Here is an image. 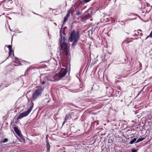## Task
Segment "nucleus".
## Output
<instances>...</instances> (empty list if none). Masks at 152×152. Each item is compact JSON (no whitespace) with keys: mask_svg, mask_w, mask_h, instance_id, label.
<instances>
[{"mask_svg":"<svg viewBox=\"0 0 152 152\" xmlns=\"http://www.w3.org/2000/svg\"><path fill=\"white\" fill-rule=\"evenodd\" d=\"M72 7H71L70 9L67 12V14L66 16H67L68 17L70 15V13H71L72 12Z\"/></svg>","mask_w":152,"mask_h":152,"instance_id":"obj_10","label":"nucleus"},{"mask_svg":"<svg viewBox=\"0 0 152 152\" xmlns=\"http://www.w3.org/2000/svg\"><path fill=\"white\" fill-rule=\"evenodd\" d=\"M37 88L36 89L35 92L33 93L32 95V99L31 101V105L30 107L26 112L20 113L17 117V119H20L23 117L27 116L31 112L34 106V103L32 101L36 99L37 97L42 94V91H43V89L41 87L38 86L37 87Z\"/></svg>","mask_w":152,"mask_h":152,"instance_id":"obj_1","label":"nucleus"},{"mask_svg":"<svg viewBox=\"0 0 152 152\" xmlns=\"http://www.w3.org/2000/svg\"><path fill=\"white\" fill-rule=\"evenodd\" d=\"M59 80H60V79L58 75V74L57 73L53 77L52 79H50L49 80L50 81H58Z\"/></svg>","mask_w":152,"mask_h":152,"instance_id":"obj_7","label":"nucleus"},{"mask_svg":"<svg viewBox=\"0 0 152 152\" xmlns=\"http://www.w3.org/2000/svg\"><path fill=\"white\" fill-rule=\"evenodd\" d=\"M68 18V17L67 16H66L64 17V23L67 20Z\"/></svg>","mask_w":152,"mask_h":152,"instance_id":"obj_16","label":"nucleus"},{"mask_svg":"<svg viewBox=\"0 0 152 152\" xmlns=\"http://www.w3.org/2000/svg\"><path fill=\"white\" fill-rule=\"evenodd\" d=\"M8 47L9 49V50L12 49V46L11 45H9L8 46Z\"/></svg>","mask_w":152,"mask_h":152,"instance_id":"obj_19","label":"nucleus"},{"mask_svg":"<svg viewBox=\"0 0 152 152\" xmlns=\"http://www.w3.org/2000/svg\"><path fill=\"white\" fill-rule=\"evenodd\" d=\"M8 140L7 138H5L4 139V140L2 142L4 143L6 142H7Z\"/></svg>","mask_w":152,"mask_h":152,"instance_id":"obj_17","label":"nucleus"},{"mask_svg":"<svg viewBox=\"0 0 152 152\" xmlns=\"http://www.w3.org/2000/svg\"><path fill=\"white\" fill-rule=\"evenodd\" d=\"M140 31H141V30H140Z\"/></svg>","mask_w":152,"mask_h":152,"instance_id":"obj_25","label":"nucleus"},{"mask_svg":"<svg viewBox=\"0 0 152 152\" xmlns=\"http://www.w3.org/2000/svg\"><path fill=\"white\" fill-rule=\"evenodd\" d=\"M61 37L60 39L59 40V42L60 47V50L64 52L65 55H67L69 50V47L67 44V40L64 36H62V34L60 33Z\"/></svg>","mask_w":152,"mask_h":152,"instance_id":"obj_2","label":"nucleus"},{"mask_svg":"<svg viewBox=\"0 0 152 152\" xmlns=\"http://www.w3.org/2000/svg\"><path fill=\"white\" fill-rule=\"evenodd\" d=\"M80 34L78 31H75L74 30L72 31L69 37L68 41L70 42H72V46H75L80 39Z\"/></svg>","mask_w":152,"mask_h":152,"instance_id":"obj_3","label":"nucleus"},{"mask_svg":"<svg viewBox=\"0 0 152 152\" xmlns=\"http://www.w3.org/2000/svg\"><path fill=\"white\" fill-rule=\"evenodd\" d=\"M140 34L142 35V33H140Z\"/></svg>","mask_w":152,"mask_h":152,"instance_id":"obj_23","label":"nucleus"},{"mask_svg":"<svg viewBox=\"0 0 152 152\" xmlns=\"http://www.w3.org/2000/svg\"><path fill=\"white\" fill-rule=\"evenodd\" d=\"M149 37H152V31L151 32L150 34L146 37L145 39H146Z\"/></svg>","mask_w":152,"mask_h":152,"instance_id":"obj_15","label":"nucleus"},{"mask_svg":"<svg viewBox=\"0 0 152 152\" xmlns=\"http://www.w3.org/2000/svg\"><path fill=\"white\" fill-rule=\"evenodd\" d=\"M142 91V90H141L140 92H139L138 93V95H139L140 94L141 92Z\"/></svg>","mask_w":152,"mask_h":152,"instance_id":"obj_22","label":"nucleus"},{"mask_svg":"<svg viewBox=\"0 0 152 152\" xmlns=\"http://www.w3.org/2000/svg\"><path fill=\"white\" fill-rule=\"evenodd\" d=\"M145 139V138H139L137 140V141L136 142V143H138L140 141H141Z\"/></svg>","mask_w":152,"mask_h":152,"instance_id":"obj_12","label":"nucleus"},{"mask_svg":"<svg viewBox=\"0 0 152 152\" xmlns=\"http://www.w3.org/2000/svg\"><path fill=\"white\" fill-rule=\"evenodd\" d=\"M14 130L15 132L18 135H19L20 134V132L19 131L17 127H14Z\"/></svg>","mask_w":152,"mask_h":152,"instance_id":"obj_8","label":"nucleus"},{"mask_svg":"<svg viewBox=\"0 0 152 152\" xmlns=\"http://www.w3.org/2000/svg\"><path fill=\"white\" fill-rule=\"evenodd\" d=\"M70 117V115H66L64 118V121L63 123V125H64L65 123V122L69 118V117Z\"/></svg>","mask_w":152,"mask_h":152,"instance_id":"obj_9","label":"nucleus"},{"mask_svg":"<svg viewBox=\"0 0 152 152\" xmlns=\"http://www.w3.org/2000/svg\"><path fill=\"white\" fill-rule=\"evenodd\" d=\"M132 152H136V150H135L134 149L132 151Z\"/></svg>","mask_w":152,"mask_h":152,"instance_id":"obj_21","label":"nucleus"},{"mask_svg":"<svg viewBox=\"0 0 152 152\" xmlns=\"http://www.w3.org/2000/svg\"><path fill=\"white\" fill-rule=\"evenodd\" d=\"M70 115V118L73 119H75L77 118L78 117L77 112L76 111L72 112L71 113Z\"/></svg>","mask_w":152,"mask_h":152,"instance_id":"obj_5","label":"nucleus"},{"mask_svg":"<svg viewBox=\"0 0 152 152\" xmlns=\"http://www.w3.org/2000/svg\"><path fill=\"white\" fill-rule=\"evenodd\" d=\"M48 80V78L47 77H45L44 78V80L42 82V84H45L46 81V80Z\"/></svg>","mask_w":152,"mask_h":152,"instance_id":"obj_13","label":"nucleus"},{"mask_svg":"<svg viewBox=\"0 0 152 152\" xmlns=\"http://www.w3.org/2000/svg\"><path fill=\"white\" fill-rule=\"evenodd\" d=\"M136 140V138H134L132 140L129 142V143L130 144H132Z\"/></svg>","mask_w":152,"mask_h":152,"instance_id":"obj_14","label":"nucleus"},{"mask_svg":"<svg viewBox=\"0 0 152 152\" xmlns=\"http://www.w3.org/2000/svg\"><path fill=\"white\" fill-rule=\"evenodd\" d=\"M67 72V69H65L61 72L60 73L59 72L58 73V75L59 76L60 79L65 76Z\"/></svg>","mask_w":152,"mask_h":152,"instance_id":"obj_6","label":"nucleus"},{"mask_svg":"<svg viewBox=\"0 0 152 152\" xmlns=\"http://www.w3.org/2000/svg\"><path fill=\"white\" fill-rule=\"evenodd\" d=\"M47 152H49L50 149V145L49 143L47 144Z\"/></svg>","mask_w":152,"mask_h":152,"instance_id":"obj_11","label":"nucleus"},{"mask_svg":"<svg viewBox=\"0 0 152 152\" xmlns=\"http://www.w3.org/2000/svg\"><path fill=\"white\" fill-rule=\"evenodd\" d=\"M12 52H13V50H12V49L10 50H9V55H10Z\"/></svg>","mask_w":152,"mask_h":152,"instance_id":"obj_18","label":"nucleus"},{"mask_svg":"<svg viewBox=\"0 0 152 152\" xmlns=\"http://www.w3.org/2000/svg\"><path fill=\"white\" fill-rule=\"evenodd\" d=\"M15 58V59H16V58H16Z\"/></svg>","mask_w":152,"mask_h":152,"instance_id":"obj_24","label":"nucleus"},{"mask_svg":"<svg viewBox=\"0 0 152 152\" xmlns=\"http://www.w3.org/2000/svg\"><path fill=\"white\" fill-rule=\"evenodd\" d=\"M84 14L85 15V18L86 19H89L91 17L92 11L91 10H88L87 12L85 13Z\"/></svg>","mask_w":152,"mask_h":152,"instance_id":"obj_4","label":"nucleus"},{"mask_svg":"<svg viewBox=\"0 0 152 152\" xmlns=\"http://www.w3.org/2000/svg\"><path fill=\"white\" fill-rule=\"evenodd\" d=\"M81 14V13H80L79 11H77L76 13V15H80Z\"/></svg>","mask_w":152,"mask_h":152,"instance_id":"obj_20","label":"nucleus"}]
</instances>
